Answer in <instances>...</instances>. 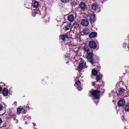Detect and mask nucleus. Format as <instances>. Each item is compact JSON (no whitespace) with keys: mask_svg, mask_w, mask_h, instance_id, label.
<instances>
[{"mask_svg":"<svg viewBox=\"0 0 129 129\" xmlns=\"http://www.w3.org/2000/svg\"><path fill=\"white\" fill-rule=\"evenodd\" d=\"M89 30L88 29H85L84 30V33L86 34H88L89 33Z\"/></svg>","mask_w":129,"mask_h":129,"instance_id":"obj_24","label":"nucleus"},{"mask_svg":"<svg viewBox=\"0 0 129 129\" xmlns=\"http://www.w3.org/2000/svg\"><path fill=\"white\" fill-rule=\"evenodd\" d=\"M33 124V125L34 126H35L36 125V123H32Z\"/></svg>","mask_w":129,"mask_h":129,"instance_id":"obj_39","label":"nucleus"},{"mask_svg":"<svg viewBox=\"0 0 129 129\" xmlns=\"http://www.w3.org/2000/svg\"><path fill=\"white\" fill-rule=\"evenodd\" d=\"M125 91V90L122 88H120L118 91V94L119 95L122 94Z\"/></svg>","mask_w":129,"mask_h":129,"instance_id":"obj_17","label":"nucleus"},{"mask_svg":"<svg viewBox=\"0 0 129 129\" xmlns=\"http://www.w3.org/2000/svg\"><path fill=\"white\" fill-rule=\"evenodd\" d=\"M93 52H89L87 53V55L86 58L92 64L95 62V59L93 58Z\"/></svg>","mask_w":129,"mask_h":129,"instance_id":"obj_3","label":"nucleus"},{"mask_svg":"<svg viewBox=\"0 0 129 129\" xmlns=\"http://www.w3.org/2000/svg\"><path fill=\"white\" fill-rule=\"evenodd\" d=\"M23 114H24L25 113V109L23 110V111L22 112Z\"/></svg>","mask_w":129,"mask_h":129,"instance_id":"obj_36","label":"nucleus"},{"mask_svg":"<svg viewBox=\"0 0 129 129\" xmlns=\"http://www.w3.org/2000/svg\"><path fill=\"white\" fill-rule=\"evenodd\" d=\"M99 83L96 84L97 85H98L100 88L101 86H104V83L103 81H101Z\"/></svg>","mask_w":129,"mask_h":129,"instance_id":"obj_21","label":"nucleus"},{"mask_svg":"<svg viewBox=\"0 0 129 129\" xmlns=\"http://www.w3.org/2000/svg\"><path fill=\"white\" fill-rule=\"evenodd\" d=\"M2 90V87L0 86V91H1Z\"/></svg>","mask_w":129,"mask_h":129,"instance_id":"obj_40","label":"nucleus"},{"mask_svg":"<svg viewBox=\"0 0 129 129\" xmlns=\"http://www.w3.org/2000/svg\"><path fill=\"white\" fill-rule=\"evenodd\" d=\"M95 57L96 58V59H97V60L99 59H100V57L97 56H95Z\"/></svg>","mask_w":129,"mask_h":129,"instance_id":"obj_34","label":"nucleus"},{"mask_svg":"<svg viewBox=\"0 0 129 129\" xmlns=\"http://www.w3.org/2000/svg\"><path fill=\"white\" fill-rule=\"evenodd\" d=\"M45 16V15H44V16H42V18H43V17H44Z\"/></svg>","mask_w":129,"mask_h":129,"instance_id":"obj_45","label":"nucleus"},{"mask_svg":"<svg viewBox=\"0 0 129 129\" xmlns=\"http://www.w3.org/2000/svg\"><path fill=\"white\" fill-rule=\"evenodd\" d=\"M92 75L95 76L97 75L98 73V72L97 70H96L95 69H94L92 70Z\"/></svg>","mask_w":129,"mask_h":129,"instance_id":"obj_19","label":"nucleus"},{"mask_svg":"<svg viewBox=\"0 0 129 129\" xmlns=\"http://www.w3.org/2000/svg\"><path fill=\"white\" fill-rule=\"evenodd\" d=\"M79 6L82 10H85L87 8L86 4L83 2H81L79 4Z\"/></svg>","mask_w":129,"mask_h":129,"instance_id":"obj_7","label":"nucleus"},{"mask_svg":"<svg viewBox=\"0 0 129 129\" xmlns=\"http://www.w3.org/2000/svg\"><path fill=\"white\" fill-rule=\"evenodd\" d=\"M84 16L87 19L89 20L91 23H93L95 21V15L93 13H88L87 15L85 14Z\"/></svg>","mask_w":129,"mask_h":129,"instance_id":"obj_2","label":"nucleus"},{"mask_svg":"<svg viewBox=\"0 0 129 129\" xmlns=\"http://www.w3.org/2000/svg\"><path fill=\"white\" fill-rule=\"evenodd\" d=\"M69 0H61V1L63 3H67L69 1Z\"/></svg>","mask_w":129,"mask_h":129,"instance_id":"obj_27","label":"nucleus"},{"mask_svg":"<svg viewBox=\"0 0 129 129\" xmlns=\"http://www.w3.org/2000/svg\"><path fill=\"white\" fill-rule=\"evenodd\" d=\"M113 92H112L110 94V96H111V95H113Z\"/></svg>","mask_w":129,"mask_h":129,"instance_id":"obj_37","label":"nucleus"},{"mask_svg":"<svg viewBox=\"0 0 129 129\" xmlns=\"http://www.w3.org/2000/svg\"><path fill=\"white\" fill-rule=\"evenodd\" d=\"M3 93L4 96H7V95L8 93V90L7 89L4 88L3 89Z\"/></svg>","mask_w":129,"mask_h":129,"instance_id":"obj_14","label":"nucleus"},{"mask_svg":"<svg viewBox=\"0 0 129 129\" xmlns=\"http://www.w3.org/2000/svg\"><path fill=\"white\" fill-rule=\"evenodd\" d=\"M19 129H22L21 128H19Z\"/></svg>","mask_w":129,"mask_h":129,"instance_id":"obj_46","label":"nucleus"},{"mask_svg":"<svg viewBox=\"0 0 129 129\" xmlns=\"http://www.w3.org/2000/svg\"><path fill=\"white\" fill-rule=\"evenodd\" d=\"M18 120H16V123H18Z\"/></svg>","mask_w":129,"mask_h":129,"instance_id":"obj_42","label":"nucleus"},{"mask_svg":"<svg viewBox=\"0 0 129 129\" xmlns=\"http://www.w3.org/2000/svg\"><path fill=\"white\" fill-rule=\"evenodd\" d=\"M82 75L81 74H79L78 75V76L76 77L77 79L78 80L79 79V78L80 77H82L81 76V75Z\"/></svg>","mask_w":129,"mask_h":129,"instance_id":"obj_29","label":"nucleus"},{"mask_svg":"<svg viewBox=\"0 0 129 129\" xmlns=\"http://www.w3.org/2000/svg\"><path fill=\"white\" fill-rule=\"evenodd\" d=\"M123 46L124 47H125L126 46V44L125 43H123Z\"/></svg>","mask_w":129,"mask_h":129,"instance_id":"obj_35","label":"nucleus"},{"mask_svg":"<svg viewBox=\"0 0 129 129\" xmlns=\"http://www.w3.org/2000/svg\"><path fill=\"white\" fill-rule=\"evenodd\" d=\"M14 105V106H16V102H14V103L13 104Z\"/></svg>","mask_w":129,"mask_h":129,"instance_id":"obj_33","label":"nucleus"},{"mask_svg":"<svg viewBox=\"0 0 129 129\" xmlns=\"http://www.w3.org/2000/svg\"><path fill=\"white\" fill-rule=\"evenodd\" d=\"M34 129H37L36 128H35Z\"/></svg>","mask_w":129,"mask_h":129,"instance_id":"obj_47","label":"nucleus"},{"mask_svg":"<svg viewBox=\"0 0 129 129\" xmlns=\"http://www.w3.org/2000/svg\"><path fill=\"white\" fill-rule=\"evenodd\" d=\"M3 106L0 104V111H2L3 109Z\"/></svg>","mask_w":129,"mask_h":129,"instance_id":"obj_30","label":"nucleus"},{"mask_svg":"<svg viewBox=\"0 0 129 129\" xmlns=\"http://www.w3.org/2000/svg\"><path fill=\"white\" fill-rule=\"evenodd\" d=\"M74 16L72 15H70L68 17V19L70 22H72L74 21Z\"/></svg>","mask_w":129,"mask_h":129,"instance_id":"obj_13","label":"nucleus"},{"mask_svg":"<svg viewBox=\"0 0 129 129\" xmlns=\"http://www.w3.org/2000/svg\"><path fill=\"white\" fill-rule=\"evenodd\" d=\"M25 118L26 120H27V121H28L31 119V118L30 116H29L28 117H25L24 118V120H25Z\"/></svg>","mask_w":129,"mask_h":129,"instance_id":"obj_26","label":"nucleus"},{"mask_svg":"<svg viewBox=\"0 0 129 129\" xmlns=\"http://www.w3.org/2000/svg\"><path fill=\"white\" fill-rule=\"evenodd\" d=\"M75 84L74 85L76 87L77 86H80L81 83L79 81H77L75 82Z\"/></svg>","mask_w":129,"mask_h":129,"instance_id":"obj_22","label":"nucleus"},{"mask_svg":"<svg viewBox=\"0 0 129 129\" xmlns=\"http://www.w3.org/2000/svg\"><path fill=\"white\" fill-rule=\"evenodd\" d=\"M89 46L90 48L95 49L97 45L94 41H91L89 43Z\"/></svg>","mask_w":129,"mask_h":129,"instance_id":"obj_5","label":"nucleus"},{"mask_svg":"<svg viewBox=\"0 0 129 129\" xmlns=\"http://www.w3.org/2000/svg\"><path fill=\"white\" fill-rule=\"evenodd\" d=\"M27 121H25V124H27Z\"/></svg>","mask_w":129,"mask_h":129,"instance_id":"obj_41","label":"nucleus"},{"mask_svg":"<svg viewBox=\"0 0 129 129\" xmlns=\"http://www.w3.org/2000/svg\"><path fill=\"white\" fill-rule=\"evenodd\" d=\"M77 88L80 91L82 90V88L80 86H78Z\"/></svg>","mask_w":129,"mask_h":129,"instance_id":"obj_31","label":"nucleus"},{"mask_svg":"<svg viewBox=\"0 0 129 129\" xmlns=\"http://www.w3.org/2000/svg\"><path fill=\"white\" fill-rule=\"evenodd\" d=\"M40 13V14H41V12L39 10H38L37 11H33L31 13V15L33 16L34 17L36 15V14Z\"/></svg>","mask_w":129,"mask_h":129,"instance_id":"obj_18","label":"nucleus"},{"mask_svg":"<svg viewBox=\"0 0 129 129\" xmlns=\"http://www.w3.org/2000/svg\"><path fill=\"white\" fill-rule=\"evenodd\" d=\"M97 35V33L93 32L91 33L89 35V37L90 38H94Z\"/></svg>","mask_w":129,"mask_h":129,"instance_id":"obj_16","label":"nucleus"},{"mask_svg":"<svg viewBox=\"0 0 129 129\" xmlns=\"http://www.w3.org/2000/svg\"><path fill=\"white\" fill-rule=\"evenodd\" d=\"M61 38L63 41H64L66 39H68L69 38L68 36L66 35H62L61 36Z\"/></svg>","mask_w":129,"mask_h":129,"instance_id":"obj_20","label":"nucleus"},{"mask_svg":"<svg viewBox=\"0 0 129 129\" xmlns=\"http://www.w3.org/2000/svg\"><path fill=\"white\" fill-rule=\"evenodd\" d=\"M125 110L126 111H129V103L127 104L126 105L125 108Z\"/></svg>","mask_w":129,"mask_h":129,"instance_id":"obj_23","label":"nucleus"},{"mask_svg":"<svg viewBox=\"0 0 129 129\" xmlns=\"http://www.w3.org/2000/svg\"><path fill=\"white\" fill-rule=\"evenodd\" d=\"M70 55V53H67L65 55V56L66 57H69Z\"/></svg>","mask_w":129,"mask_h":129,"instance_id":"obj_28","label":"nucleus"},{"mask_svg":"<svg viewBox=\"0 0 129 129\" xmlns=\"http://www.w3.org/2000/svg\"><path fill=\"white\" fill-rule=\"evenodd\" d=\"M39 5V3L36 1H35L32 4L31 6V9L34 10L33 8H37L38 7Z\"/></svg>","mask_w":129,"mask_h":129,"instance_id":"obj_8","label":"nucleus"},{"mask_svg":"<svg viewBox=\"0 0 129 129\" xmlns=\"http://www.w3.org/2000/svg\"><path fill=\"white\" fill-rule=\"evenodd\" d=\"M86 63L85 62H82L80 63L78 67L79 69L80 70H82L84 69L86 67Z\"/></svg>","mask_w":129,"mask_h":129,"instance_id":"obj_9","label":"nucleus"},{"mask_svg":"<svg viewBox=\"0 0 129 129\" xmlns=\"http://www.w3.org/2000/svg\"><path fill=\"white\" fill-rule=\"evenodd\" d=\"M102 74H101L99 75L96 76V81H95L96 83H99L101 81V80L102 78Z\"/></svg>","mask_w":129,"mask_h":129,"instance_id":"obj_10","label":"nucleus"},{"mask_svg":"<svg viewBox=\"0 0 129 129\" xmlns=\"http://www.w3.org/2000/svg\"><path fill=\"white\" fill-rule=\"evenodd\" d=\"M83 50L85 52H86L87 53H89L90 51L89 48L87 45H85L83 47Z\"/></svg>","mask_w":129,"mask_h":129,"instance_id":"obj_15","label":"nucleus"},{"mask_svg":"<svg viewBox=\"0 0 129 129\" xmlns=\"http://www.w3.org/2000/svg\"><path fill=\"white\" fill-rule=\"evenodd\" d=\"M96 83L95 82H92V85L93 86H95V84H98L97 83Z\"/></svg>","mask_w":129,"mask_h":129,"instance_id":"obj_32","label":"nucleus"},{"mask_svg":"<svg viewBox=\"0 0 129 129\" xmlns=\"http://www.w3.org/2000/svg\"><path fill=\"white\" fill-rule=\"evenodd\" d=\"M2 122V120L0 118V124H1Z\"/></svg>","mask_w":129,"mask_h":129,"instance_id":"obj_38","label":"nucleus"},{"mask_svg":"<svg viewBox=\"0 0 129 129\" xmlns=\"http://www.w3.org/2000/svg\"><path fill=\"white\" fill-rule=\"evenodd\" d=\"M125 104V101L124 99H121L119 100L118 101V104L119 107H122Z\"/></svg>","mask_w":129,"mask_h":129,"instance_id":"obj_6","label":"nucleus"},{"mask_svg":"<svg viewBox=\"0 0 129 129\" xmlns=\"http://www.w3.org/2000/svg\"><path fill=\"white\" fill-rule=\"evenodd\" d=\"M77 3H74V5H77Z\"/></svg>","mask_w":129,"mask_h":129,"instance_id":"obj_43","label":"nucleus"},{"mask_svg":"<svg viewBox=\"0 0 129 129\" xmlns=\"http://www.w3.org/2000/svg\"><path fill=\"white\" fill-rule=\"evenodd\" d=\"M72 27V24L71 23H67L63 27L65 30H67L71 28Z\"/></svg>","mask_w":129,"mask_h":129,"instance_id":"obj_12","label":"nucleus"},{"mask_svg":"<svg viewBox=\"0 0 129 129\" xmlns=\"http://www.w3.org/2000/svg\"><path fill=\"white\" fill-rule=\"evenodd\" d=\"M91 94L93 97V99L96 104L99 101L100 98V91L98 90H92L90 91Z\"/></svg>","mask_w":129,"mask_h":129,"instance_id":"obj_1","label":"nucleus"},{"mask_svg":"<svg viewBox=\"0 0 129 129\" xmlns=\"http://www.w3.org/2000/svg\"><path fill=\"white\" fill-rule=\"evenodd\" d=\"M81 24L83 25L87 26L88 25L89 22L86 19H83L82 21Z\"/></svg>","mask_w":129,"mask_h":129,"instance_id":"obj_11","label":"nucleus"},{"mask_svg":"<svg viewBox=\"0 0 129 129\" xmlns=\"http://www.w3.org/2000/svg\"><path fill=\"white\" fill-rule=\"evenodd\" d=\"M25 6L26 7V8H28V7L27 6Z\"/></svg>","mask_w":129,"mask_h":129,"instance_id":"obj_44","label":"nucleus"},{"mask_svg":"<svg viewBox=\"0 0 129 129\" xmlns=\"http://www.w3.org/2000/svg\"><path fill=\"white\" fill-rule=\"evenodd\" d=\"M91 9L96 12H99L100 10V6L97 4L93 3L91 5Z\"/></svg>","mask_w":129,"mask_h":129,"instance_id":"obj_4","label":"nucleus"},{"mask_svg":"<svg viewBox=\"0 0 129 129\" xmlns=\"http://www.w3.org/2000/svg\"><path fill=\"white\" fill-rule=\"evenodd\" d=\"M22 109L20 108H18L17 109V112L18 114H20L21 112V111L22 110Z\"/></svg>","mask_w":129,"mask_h":129,"instance_id":"obj_25","label":"nucleus"}]
</instances>
